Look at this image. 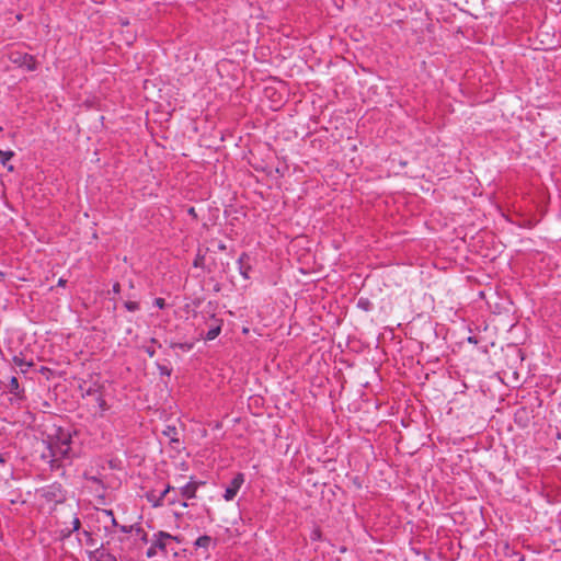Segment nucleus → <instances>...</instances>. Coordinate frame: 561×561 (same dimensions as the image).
<instances>
[{
    "label": "nucleus",
    "instance_id": "f257e3e1",
    "mask_svg": "<svg viewBox=\"0 0 561 561\" xmlns=\"http://www.w3.org/2000/svg\"><path fill=\"white\" fill-rule=\"evenodd\" d=\"M50 455L54 460L66 459L70 456V437L68 435L59 438L49 446Z\"/></svg>",
    "mask_w": 561,
    "mask_h": 561
},
{
    "label": "nucleus",
    "instance_id": "f03ea898",
    "mask_svg": "<svg viewBox=\"0 0 561 561\" xmlns=\"http://www.w3.org/2000/svg\"><path fill=\"white\" fill-rule=\"evenodd\" d=\"M9 58L14 65L24 68L27 71H34L37 68V62L32 55L20 51H12Z\"/></svg>",
    "mask_w": 561,
    "mask_h": 561
},
{
    "label": "nucleus",
    "instance_id": "7ed1b4c3",
    "mask_svg": "<svg viewBox=\"0 0 561 561\" xmlns=\"http://www.w3.org/2000/svg\"><path fill=\"white\" fill-rule=\"evenodd\" d=\"M178 538L165 533V531H158L153 535V543L157 546V549L161 551L163 554H168L169 549L173 550L171 547L173 541H176Z\"/></svg>",
    "mask_w": 561,
    "mask_h": 561
},
{
    "label": "nucleus",
    "instance_id": "20e7f679",
    "mask_svg": "<svg viewBox=\"0 0 561 561\" xmlns=\"http://www.w3.org/2000/svg\"><path fill=\"white\" fill-rule=\"evenodd\" d=\"M243 482H244L243 473H237L232 478V480L229 482V484L227 485L225 493H224V499L227 502L232 501L236 497V495L238 494Z\"/></svg>",
    "mask_w": 561,
    "mask_h": 561
},
{
    "label": "nucleus",
    "instance_id": "39448f33",
    "mask_svg": "<svg viewBox=\"0 0 561 561\" xmlns=\"http://www.w3.org/2000/svg\"><path fill=\"white\" fill-rule=\"evenodd\" d=\"M43 496L47 501H54L56 503L62 502L65 500V494L62 492L60 484H51L43 489Z\"/></svg>",
    "mask_w": 561,
    "mask_h": 561
},
{
    "label": "nucleus",
    "instance_id": "423d86ee",
    "mask_svg": "<svg viewBox=\"0 0 561 561\" xmlns=\"http://www.w3.org/2000/svg\"><path fill=\"white\" fill-rule=\"evenodd\" d=\"M89 559L90 561H117L115 556L103 548V545L89 552Z\"/></svg>",
    "mask_w": 561,
    "mask_h": 561
},
{
    "label": "nucleus",
    "instance_id": "0eeeda50",
    "mask_svg": "<svg viewBox=\"0 0 561 561\" xmlns=\"http://www.w3.org/2000/svg\"><path fill=\"white\" fill-rule=\"evenodd\" d=\"M173 491V486L171 485H168L161 493L159 496H156V494L153 492L149 493L147 495V499L148 501L152 504L153 507H160L163 505L164 503V499L167 497V495Z\"/></svg>",
    "mask_w": 561,
    "mask_h": 561
},
{
    "label": "nucleus",
    "instance_id": "6e6552de",
    "mask_svg": "<svg viewBox=\"0 0 561 561\" xmlns=\"http://www.w3.org/2000/svg\"><path fill=\"white\" fill-rule=\"evenodd\" d=\"M198 485H199L198 482L190 481L187 484H185L184 486H182L180 489V494L184 499H187V500L193 499L196 495V491L198 489Z\"/></svg>",
    "mask_w": 561,
    "mask_h": 561
},
{
    "label": "nucleus",
    "instance_id": "1a4fd4ad",
    "mask_svg": "<svg viewBox=\"0 0 561 561\" xmlns=\"http://www.w3.org/2000/svg\"><path fill=\"white\" fill-rule=\"evenodd\" d=\"M249 260V256L245 253H242L240 257L238 259V265L240 274L243 276L244 279H249V272L251 270V266L247 264V261Z\"/></svg>",
    "mask_w": 561,
    "mask_h": 561
},
{
    "label": "nucleus",
    "instance_id": "9d476101",
    "mask_svg": "<svg viewBox=\"0 0 561 561\" xmlns=\"http://www.w3.org/2000/svg\"><path fill=\"white\" fill-rule=\"evenodd\" d=\"M12 360L14 365L18 366L21 373L23 374H25L28 370V368L33 365V363L26 362L21 354L13 356Z\"/></svg>",
    "mask_w": 561,
    "mask_h": 561
},
{
    "label": "nucleus",
    "instance_id": "9b49d317",
    "mask_svg": "<svg viewBox=\"0 0 561 561\" xmlns=\"http://www.w3.org/2000/svg\"><path fill=\"white\" fill-rule=\"evenodd\" d=\"M215 321L217 322V324L211 327L205 335V340L207 341L215 340L221 332V321L217 319H215Z\"/></svg>",
    "mask_w": 561,
    "mask_h": 561
},
{
    "label": "nucleus",
    "instance_id": "f8f14e48",
    "mask_svg": "<svg viewBox=\"0 0 561 561\" xmlns=\"http://www.w3.org/2000/svg\"><path fill=\"white\" fill-rule=\"evenodd\" d=\"M211 541H213V539L210 536L204 535V536L198 537L194 545L197 548L208 549Z\"/></svg>",
    "mask_w": 561,
    "mask_h": 561
},
{
    "label": "nucleus",
    "instance_id": "ddd939ff",
    "mask_svg": "<svg viewBox=\"0 0 561 561\" xmlns=\"http://www.w3.org/2000/svg\"><path fill=\"white\" fill-rule=\"evenodd\" d=\"M9 390L11 393L19 394L20 391V385L16 377H11L9 381Z\"/></svg>",
    "mask_w": 561,
    "mask_h": 561
},
{
    "label": "nucleus",
    "instance_id": "4468645a",
    "mask_svg": "<svg viewBox=\"0 0 561 561\" xmlns=\"http://www.w3.org/2000/svg\"><path fill=\"white\" fill-rule=\"evenodd\" d=\"M14 156V152L11 151V150H8V151H3V150H0V162L2 163V165H7V163L11 160V158Z\"/></svg>",
    "mask_w": 561,
    "mask_h": 561
},
{
    "label": "nucleus",
    "instance_id": "2eb2a0df",
    "mask_svg": "<svg viewBox=\"0 0 561 561\" xmlns=\"http://www.w3.org/2000/svg\"><path fill=\"white\" fill-rule=\"evenodd\" d=\"M81 535L85 538V543L88 546L98 548L96 547V541H95V539L93 538V536H92V534L90 531L83 530L81 533Z\"/></svg>",
    "mask_w": 561,
    "mask_h": 561
},
{
    "label": "nucleus",
    "instance_id": "dca6fc26",
    "mask_svg": "<svg viewBox=\"0 0 561 561\" xmlns=\"http://www.w3.org/2000/svg\"><path fill=\"white\" fill-rule=\"evenodd\" d=\"M164 501H167V503L169 505H174L175 503L179 502V497H178V493L175 491V489L173 488V491H171L167 497L164 499Z\"/></svg>",
    "mask_w": 561,
    "mask_h": 561
},
{
    "label": "nucleus",
    "instance_id": "f3484780",
    "mask_svg": "<svg viewBox=\"0 0 561 561\" xmlns=\"http://www.w3.org/2000/svg\"><path fill=\"white\" fill-rule=\"evenodd\" d=\"M171 347L172 348H180L184 352H188L193 348V344L192 343H172L171 344Z\"/></svg>",
    "mask_w": 561,
    "mask_h": 561
},
{
    "label": "nucleus",
    "instance_id": "a211bd4d",
    "mask_svg": "<svg viewBox=\"0 0 561 561\" xmlns=\"http://www.w3.org/2000/svg\"><path fill=\"white\" fill-rule=\"evenodd\" d=\"M96 403H98V407L100 408L101 412H105L108 409L106 401L104 400V398L101 394H98Z\"/></svg>",
    "mask_w": 561,
    "mask_h": 561
},
{
    "label": "nucleus",
    "instance_id": "6ab92c4d",
    "mask_svg": "<svg viewBox=\"0 0 561 561\" xmlns=\"http://www.w3.org/2000/svg\"><path fill=\"white\" fill-rule=\"evenodd\" d=\"M125 308L128 311L134 312V311H137L139 309V304L136 302V301H126L125 302Z\"/></svg>",
    "mask_w": 561,
    "mask_h": 561
},
{
    "label": "nucleus",
    "instance_id": "aec40b11",
    "mask_svg": "<svg viewBox=\"0 0 561 561\" xmlns=\"http://www.w3.org/2000/svg\"><path fill=\"white\" fill-rule=\"evenodd\" d=\"M157 553H158L157 546L152 542L151 546L148 548L146 556H147V558L151 559L154 556H157Z\"/></svg>",
    "mask_w": 561,
    "mask_h": 561
},
{
    "label": "nucleus",
    "instance_id": "412c9836",
    "mask_svg": "<svg viewBox=\"0 0 561 561\" xmlns=\"http://www.w3.org/2000/svg\"><path fill=\"white\" fill-rule=\"evenodd\" d=\"M80 527H81V522H80V519L76 516V517L73 518V520H72V528H71V531H72V533H73V531H79Z\"/></svg>",
    "mask_w": 561,
    "mask_h": 561
},
{
    "label": "nucleus",
    "instance_id": "4be33fe9",
    "mask_svg": "<svg viewBox=\"0 0 561 561\" xmlns=\"http://www.w3.org/2000/svg\"><path fill=\"white\" fill-rule=\"evenodd\" d=\"M154 305L160 308V309H163L165 307V301L163 298H156L154 299Z\"/></svg>",
    "mask_w": 561,
    "mask_h": 561
},
{
    "label": "nucleus",
    "instance_id": "5701e85b",
    "mask_svg": "<svg viewBox=\"0 0 561 561\" xmlns=\"http://www.w3.org/2000/svg\"><path fill=\"white\" fill-rule=\"evenodd\" d=\"M158 368H159L161 375L170 376L171 370L168 367L159 365Z\"/></svg>",
    "mask_w": 561,
    "mask_h": 561
},
{
    "label": "nucleus",
    "instance_id": "b1692460",
    "mask_svg": "<svg viewBox=\"0 0 561 561\" xmlns=\"http://www.w3.org/2000/svg\"><path fill=\"white\" fill-rule=\"evenodd\" d=\"M146 353H147L150 357H153V356H154V354H156V351H154V348H153V347H151V346H147V347H146Z\"/></svg>",
    "mask_w": 561,
    "mask_h": 561
},
{
    "label": "nucleus",
    "instance_id": "393cba45",
    "mask_svg": "<svg viewBox=\"0 0 561 561\" xmlns=\"http://www.w3.org/2000/svg\"><path fill=\"white\" fill-rule=\"evenodd\" d=\"M105 512H106V514H107V515H110V516L112 517V523H113V525H117V523H116V519H115V517H114L113 512H112V511H105Z\"/></svg>",
    "mask_w": 561,
    "mask_h": 561
},
{
    "label": "nucleus",
    "instance_id": "a878e982",
    "mask_svg": "<svg viewBox=\"0 0 561 561\" xmlns=\"http://www.w3.org/2000/svg\"><path fill=\"white\" fill-rule=\"evenodd\" d=\"M62 533H64V537H69L72 534L71 529L67 530V531H62Z\"/></svg>",
    "mask_w": 561,
    "mask_h": 561
},
{
    "label": "nucleus",
    "instance_id": "bb28decb",
    "mask_svg": "<svg viewBox=\"0 0 561 561\" xmlns=\"http://www.w3.org/2000/svg\"><path fill=\"white\" fill-rule=\"evenodd\" d=\"M113 289H114V291L118 293V290H119V284H115V285L113 286Z\"/></svg>",
    "mask_w": 561,
    "mask_h": 561
},
{
    "label": "nucleus",
    "instance_id": "cd10ccee",
    "mask_svg": "<svg viewBox=\"0 0 561 561\" xmlns=\"http://www.w3.org/2000/svg\"><path fill=\"white\" fill-rule=\"evenodd\" d=\"M121 530L124 531V533H128L129 531L126 526H122Z\"/></svg>",
    "mask_w": 561,
    "mask_h": 561
},
{
    "label": "nucleus",
    "instance_id": "c85d7f7f",
    "mask_svg": "<svg viewBox=\"0 0 561 561\" xmlns=\"http://www.w3.org/2000/svg\"><path fill=\"white\" fill-rule=\"evenodd\" d=\"M468 341L471 343H477V341L473 337H469Z\"/></svg>",
    "mask_w": 561,
    "mask_h": 561
},
{
    "label": "nucleus",
    "instance_id": "c756f323",
    "mask_svg": "<svg viewBox=\"0 0 561 561\" xmlns=\"http://www.w3.org/2000/svg\"><path fill=\"white\" fill-rule=\"evenodd\" d=\"M4 462V459L3 457L0 455V463H3Z\"/></svg>",
    "mask_w": 561,
    "mask_h": 561
},
{
    "label": "nucleus",
    "instance_id": "7c9ffc66",
    "mask_svg": "<svg viewBox=\"0 0 561 561\" xmlns=\"http://www.w3.org/2000/svg\"><path fill=\"white\" fill-rule=\"evenodd\" d=\"M8 170H9V171H12V170H13V165H9V167H8Z\"/></svg>",
    "mask_w": 561,
    "mask_h": 561
},
{
    "label": "nucleus",
    "instance_id": "2f4dec72",
    "mask_svg": "<svg viewBox=\"0 0 561 561\" xmlns=\"http://www.w3.org/2000/svg\"><path fill=\"white\" fill-rule=\"evenodd\" d=\"M182 506H183V507H187V503H186V502H183V503H182Z\"/></svg>",
    "mask_w": 561,
    "mask_h": 561
}]
</instances>
